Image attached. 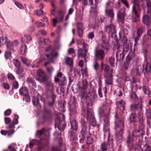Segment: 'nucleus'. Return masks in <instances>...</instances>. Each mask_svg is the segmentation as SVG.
<instances>
[{
    "mask_svg": "<svg viewBox=\"0 0 151 151\" xmlns=\"http://www.w3.org/2000/svg\"><path fill=\"white\" fill-rule=\"evenodd\" d=\"M82 113L83 115L86 114L87 119L89 121V124L93 126L96 125V123L95 118L94 117L92 113V110L90 108L87 107L86 110H83L82 111Z\"/></svg>",
    "mask_w": 151,
    "mask_h": 151,
    "instance_id": "obj_1",
    "label": "nucleus"
},
{
    "mask_svg": "<svg viewBox=\"0 0 151 151\" xmlns=\"http://www.w3.org/2000/svg\"><path fill=\"white\" fill-rule=\"evenodd\" d=\"M111 73H106L105 74L104 76L105 78V82L106 84L109 85H112L113 82V74L114 72V71L111 69L110 70Z\"/></svg>",
    "mask_w": 151,
    "mask_h": 151,
    "instance_id": "obj_2",
    "label": "nucleus"
},
{
    "mask_svg": "<svg viewBox=\"0 0 151 151\" xmlns=\"http://www.w3.org/2000/svg\"><path fill=\"white\" fill-rule=\"evenodd\" d=\"M15 128V126L14 124H9L8 128V130L4 131V130H1V133L2 135H6L7 134L9 136H11L12 134H13L14 132V129Z\"/></svg>",
    "mask_w": 151,
    "mask_h": 151,
    "instance_id": "obj_3",
    "label": "nucleus"
},
{
    "mask_svg": "<svg viewBox=\"0 0 151 151\" xmlns=\"http://www.w3.org/2000/svg\"><path fill=\"white\" fill-rule=\"evenodd\" d=\"M37 76L39 78H36V80L40 82L45 81L46 79V74L42 69H39L37 70Z\"/></svg>",
    "mask_w": 151,
    "mask_h": 151,
    "instance_id": "obj_4",
    "label": "nucleus"
},
{
    "mask_svg": "<svg viewBox=\"0 0 151 151\" xmlns=\"http://www.w3.org/2000/svg\"><path fill=\"white\" fill-rule=\"evenodd\" d=\"M126 15L125 9H120L117 13V17L119 21L123 23Z\"/></svg>",
    "mask_w": 151,
    "mask_h": 151,
    "instance_id": "obj_5",
    "label": "nucleus"
},
{
    "mask_svg": "<svg viewBox=\"0 0 151 151\" xmlns=\"http://www.w3.org/2000/svg\"><path fill=\"white\" fill-rule=\"evenodd\" d=\"M97 48L96 47L95 49V57L98 59L102 60L104 57V52L102 50H97Z\"/></svg>",
    "mask_w": 151,
    "mask_h": 151,
    "instance_id": "obj_6",
    "label": "nucleus"
},
{
    "mask_svg": "<svg viewBox=\"0 0 151 151\" xmlns=\"http://www.w3.org/2000/svg\"><path fill=\"white\" fill-rule=\"evenodd\" d=\"M105 29L109 34L113 35L116 32L115 26L114 24L112 22L109 26L105 27Z\"/></svg>",
    "mask_w": 151,
    "mask_h": 151,
    "instance_id": "obj_7",
    "label": "nucleus"
},
{
    "mask_svg": "<svg viewBox=\"0 0 151 151\" xmlns=\"http://www.w3.org/2000/svg\"><path fill=\"white\" fill-rule=\"evenodd\" d=\"M142 72L141 67L139 66L136 68H133L131 71V74L134 76H139Z\"/></svg>",
    "mask_w": 151,
    "mask_h": 151,
    "instance_id": "obj_8",
    "label": "nucleus"
},
{
    "mask_svg": "<svg viewBox=\"0 0 151 151\" xmlns=\"http://www.w3.org/2000/svg\"><path fill=\"white\" fill-rule=\"evenodd\" d=\"M78 57H83L85 62H86V58H87V54L88 52H86L85 50H83L82 49L80 48L78 51Z\"/></svg>",
    "mask_w": 151,
    "mask_h": 151,
    "instance_id": "obj_9",
    "label": "nucleus"
},
{
    "mask_svg": "<svg viewBox=\"0 0 151 151\" xmlns=\"http://www.w3.org/2000/svg\"><path fill=\"white\" fill-rule=\"evenodd\" d=\"M114 123L115 124L114 129L116 130H118V129H123L124 127V119L123 118L120 119L119 122H115Z\"/></svg>",
    "mask_w": 151,
    "mask_h": 151,
    "instance_id": "obj_10",
    "label": "nucleus"
},
{
    "mask_svg": "<svg viewBox=\"0 0 151 151\" xmlns=\"http://www.w3.org/2000/svg\"><path fill=\"white\" fill-rule=\"evenodd\" d=\"M77 32L78 35L80 37H81L83 35L84 28L82 23L78 22L77 24Z\"/></svg>",
    "mask_w": 151,
    "mask_h": 151,
    "instance_id": "obj_11",
    "label": "nucleus"
},
{
    "mask_svg": "<svg viewBox=\"0 0 151 151\" xmlns=\"http://www.w3.org/2000/svg\"><path fill=\"white\" fill-rule=\"evenodd\" d=\"M142 71L145 72V70L147 72H150L151 71V66L150 63L146 62L145 63L142 65Z\"/></svg>",
    "mask_w": 151,
    "mask_h": 151,
    "instance_id": "obj_12",
    "label": "nucleus"
},
{
    "mask_svg": "<svg viewBox=\"0 0 151 151\" xmlns=\"http://www.w3.org/2000/svg\"><path fill=\"white\" fill-rule=\"evenodd\" d=\"M105 14L107 17L111 18L112 19L114 18V14L113 9H106L105 11Z\"/></svg>",
    "mask_w": 151,
    "mask_h": 151,
    "instance_id": "obj_13",
    "label": "nucleus"
},
{
    "mask_svg": "<svg viewBox=\"0 0 151 151\" xmlns=\"http://www.w3.org/2000/svg\"><path fill=\"white\" fill-rule=\"evenodd\" d=\"M104 130L105 132L109 131V119L108 117L106 118L104 120Z\"/></svg>",
    "mask_w": 151,
    "mask_h": 151,
    "instance_id": "obj_14",
    "label": "nucleus"
},
{
    "mask_svg": "<svg viewBox=\"0 0 151 151\" xmlns=\"http://www.w3.org/2000/svg\"><path fill=\"white\" fill-rule=\"evenodd\" d=\"M65 14V12L63 11L60 10L58 11V14L56 17L57 18L59 22H61L63 21Z\"/></svg>",
    "mask_w": 151,
    "mask_h": 151,
    "instance_id": "obj_15",
    "label": "nucleus"
},
{
    "mask_svg": "<svg viewBox=\"0 0 151 151\" xmlns=\"http://www.w3.org/2000/svg\"><path fill=\"white\" fill-rule=\"evenodd\" d=\"M142 21L143 23L147 26H149L151 22L149 16L146 14L143 16L142 17Z\"/></svg>",
    "mask_w": 151,
    "mask_h": 151,
    "instance_id": "obj_16",
    "label": "nucleus"
},
{
    "mask_svg": "<svg viewBox=\"0 0 151 151\" xmlns=\"http://www.w3.org/2000/svg\"><path fill=\"white\" fill-rule=\"evenodd\" d=\"M116 59L117 61L122 60L124 58V56L123 52L122 51H118L116 52Z\"/></svg>",
    "mask_w": 151,
    "mask_h": 151,
    "instance_id": "obj_17",
    "label": "nucleus"
},
{
    "mask_svg": "<svg viewBox=\"0 0 151 151\" xmlns=\"http://www.w3.org/2000/svg\"><path fill=\"white\" fill-rule=\"evenodd\" d=\"M101 68L102 70H104V75L106 73H111V72H108L110 69V66L108 65L104 64L102 62L101 64Z\"/></svg>",
    "mask_w": 151,
    "mask_h": 151,
    "instance_id": "obj_18",
    "label": "nucleus"
},
{
    "mask_svg": "<svg viewBox=\"0 0 151 151\" xmlns=\"http://www.w3.org/2000/svg\"><path fill=\"white\" fill-rule=\"evenodd\" d=\"M141 3L142 7L144 10L145 9L146 6H147V8L151 6V2L149 0H146L143 1L142 0H141Z\"/></svg>",
    "mask_w": 151,
    "mask_h": 151,
    "instance_id": "obj_19",
    "label": "nucleus"
},
{
    "mask_svg": "<svg viewBox=\"0 0 151 151\" xmlns=\"http://www.w3.org/2000/svg\"><path fill=\"white\" fill-rule=\"evenodd\" d=\"M116 105L118 108L121 109H124L125 103L123 100H121L119 101L116 102Z\"/></svg>",
    "mask_w": 151,
    "mask_h": 151,
    "instance_id": "obj_20",
    "label": "nucleus"
},
{
    "mask_svg": "<svg viewBox=\"0 0 151 151\" xmlns=\"http://www.w3.org/2000/svg\"><path fill=\"white\" fill-rule=\"evenodd\" d=\"M58 53L57 52H52L50 55H46V59L49 60H52L58 55Z\"/></svg>",
    "mask_w": 151,
    "mask_h": 151,
    "instance_id": "obj_21",
    "label": "nucleus"
},
{
    "mask_svg": "<svg viewBox=\"0 0 151 151\" xmlns=\"http://www.w3.org/2000/svg\"><path fill=\"white\" fill-rule=\"evenodd\" d=\"M135 57L137 60H139V58L136 56V54L134 52V51H132L129 52L127 57V59L129 60L134 58Z\"/></svg>",
    "mask_w": 151,
    "mask_h": 151,
    "instance_id": "obj_22",
    "label": "nucleus"
},
{
    "mask_svg": "<svg viewBox=\"0 0 151 151\" xmlns=\"http://www.w3.org/2000/svg\"><path fill=\"white\" fill-rule=\"evenodd\" d=\"M70 123L72 129L76 131L78 128V123L75 120H73L70 121Z\"/></svg>",
    "mask_w": 151,
    "mask_h": 151,
    "instance_id": "obj_23",
    "label": "nucleus"
},
{
    "mask_svg": "<svg viewBox=\"0 0 151 151\" xmlns=\"http://www.w3.org/2000/svg\"><path fill=\"white\" fill-rule=\"evenodd\" d=\"M109 144L105 142H102L101 145V149L102 151H106L109 149Z\"/></svg>",
    "mask_w": 151,
    "mask_h": 151,
    "instance_id": "obj_24",
    "label": "nucleus"
},
{
    "mask_svg": "<svg viewBox=\"0 0 151 151\" xmlns=\"http://www.w3.org/2000/svg\"><path fill=\"white\" fill-rule=\"evenodd\" d=\"M27 82L29 84L32 85L35 87H36L37 86L36 83L35 82L33 78H27Z\"/></svg>",
    "mask_w": 151,
    "mask_h": 151,
    "instance_id": "obj_25",
    "label": "nucleus"
},
{
    "mask_svg": "<svg viewBox=\"0 0 151 151\" xmlns=\"http://www.w3.org/2000/svg\"><path fill=\"white\" fill-rule=\"evenodd\" d=\"M139 118L140 126L139 127L140 130H142L144 127V119L143 117H139Z\"/></svg>",
    "mask_w": 151,
    "mask_h": 151,
    "instance_id": "obj_26",
    "label": "nucleus"
},
{
    "mask_svg": "<svg viewBox=\"0 0 151 151\" xmlns=\"http://www.w3.org/2000/svg\"><path fill=\"white\" fill-rule=\"evenodd\" d=\"M102 46L104 49H109V45L108 42L106 40H103Z\"/></svg>",
    "mask_w": 151,
    "mask_h": 151,
    "instance_id": "obj_27",
    "label": "nucleus"
},
{
    "mask_svg": "<svg viewBox=\"0 0 151 151\" xmlns=\"http://www.w3.org/2000/svg\"><path fill=\"white\" fill-rule=\"evenodd\" d=\"M28 92V90L25 87H23L21 88L19 90V93L22 95L25 96L27 95Z\"/></svg>",
    "mask_w": 151,
    "mask_h": 151,
    "instance_id": "obj_28",
    "label": "nucleus"
},
{
    "mask_svg": "<svg viewBox=\"0 0 151 151\" xmlns=\"http://www.w3.org/2000/svg\"><path fill=\"white\" fill-rule=\"evenodd\" d=\"M101 0H95L96 4L94 8L91 7V11L94 12H96L97 11V4L100 3L101 2Z\"/></svg>",
    "mask_w": 151,
    "mask_h": 151,
    "instance_id": "obj_29",
    "label": "nucleus"
},
{
    "mask_svg": "<svg viewBox=\"0 0 151 151\" xmlns=\"http://www.w3.org/2000/svg\"><path fill=\"white\" fill-rule=\"evenodd\" d=\"M133 108L136 110H137L139 111H142L143 106L142 104H136L133 106Z\"/></svg>",
    "mask_w": 151,
    "mask_h": 151,
    "instance_id": "obj_30",
    "label": "nucleus"
},
{
    "mask_svg": "<svg viewBox=\"0 0 151 151\" xmlns=\"http://www.w3.org/2000/svg\"><path fill=\"white\" fill-rule=\"evenodd\" d=\"M7 41V39L6 36H2L1 38L0 37V44L3 45L6 43Z\"/></svg>",
    "mask_w": 151,
    "mask_h": 151,
    "instance_id": "obj_31",
    "label": "nucleus"
},
{
    "mask_svg": "<svg viewBox=\"0 0 151 151\" xmlns=\"http://www.w3.org/2000/svg\"><path fill=\"white\" fill-rule=\"evenodd\" d=\"M143 89L144 93L147 95H149L150 93V91L148 88L146 86H144Z\"/></svg>",
    "mask_w": 151,
    "mask_h": 151,
    "instance_id": "obj_32",
    "label": "nucleus"
},
{
    "mask_svg": "<svg viewBox=\"0 0 151 151\" xmlns=\"http://www.w3.org/2000/svg\"><path fill=\"white\" fill-rule=\"evenodd\" d=\"M118 129H119V131L118 132H116V136L117 137L121 136L124 132V130L123 128Z\"/></svg>",
    "mask_w": 151,
    "mask_h": 151,
    "instance_id": "obj_33",
    "label": "nucleus"
},
{
    "mask_svg": "<svg viewBox=\"0 0 151 151\" xmlns=\"http://www.w3.org/2000/svg\"><path fill=\"white\" fill-rule=\"evenodd\" d=\"M13 63L15 66L18 68L21 66V64L19 61L17 59H13Z\"/></svg>",
    "mask_w": 151,
    "mask_h": 151,
    "instance_id": "obj_34",
    "label": "nucleus"
},
{
    "mask_svg": "<svg viewBox=\"0 0 151 151\" xmlns=\"http://www.w3.org/2000/svg\"><path fill=\"white\" fill-rule=\"evenodd\" d=\"M65 62L67 65L71 66L73 64V60L70 58H65Z\"/></svg>",
    "mask_w": 151,
    "mask_h": 151,
    "instance_id": "obj_35",
    "label": "nucleus"
},
{
    "mask_svg": "<svg viewBox=\"0 0 151 151\" xmlns=\"http://www.w3.org/2000/svg\"><path fill=\"white\" fill-rule=\"evenodd\" d=\"M6 46L8 49L10 50H12L13 49L14 46L12 42L10 41L7 42Z\"/></svg>",
    "mask_w": 151,
    "mask_h": 151,
    "instance_id": "obj_36",
    "label": "nucleus"
},
{
    "mask_svg": "<svg viewBox=\"0 0 151 151\" xmlns=\"http://www.w3.org/2000/svg\"><path fill=\"white\" fill-rule=\"evenodd\" d=\"M27 50V46L24 45L22 46L20 48V53L24 55Z\"/></svg>",
    "mask_w": 151,
    "mask_h": 151,
    "instance_id": "obj_37",
    "label": "nucleus"
},
{
    "mask_svg": "<svg viewBox=\"0 0 151 151\" xmlns=\"http://www.w3.org/2000/svg\"><path fill=\"white\" fill-rule=\"evenodd\" d=\"M115 62V59L113 57H111L109 60V63L111 67H114V64Z\"/></svg>",
    "mask_w": 151,
    "mask_h": 151,
    "instance_id": "obj_38",
    "label": "nucleus"
},
{
    "mask_svg": "<svg viewBox=\"0 0 151 151\" xmlns=\"http://www.w3.org/2000/svg\"><path fill=\"white\" fill-rule=\"evenodd\" d=\"M132 2L134 5L137 6L138 8L140 9V5L139 3V0H132Z\"/></svg>",
    "mask_w": 151,
    "mask_h": 151,
    "instance_id": "obj_39",
    "label": "nucleus"
},
{
    "mask_svg": "<svg viewBox=\"0 0 151 151\" xmlns=\"http://www.w3.org/2000/svg\"><path fill=\"white\" fill-rule=\"evenodd\" d=\"M131 66V64L129 61H127L124 63V68L125 70H127Z\"/></svg>",
    "mask_w": 151,
    "mask_h": 151,
    "instance_id": "obj_40",
    "label": "nucleus"
},
{
    "mask_svg": "<svg viewBox=\"0 0 151 151\" xmlns=\"http://www.w3.org/2000/svg\"><path fill=\"white\" fill-rule=\"evenodd\" d=\"M146 114L147 119L151 118V109H147Z\"/></svg>",
    "mask_w": 151,
    "mask_h": 151,
    "instance_id": "obj_41",
    "label": "nucleus"
},
{
    "mask_svg": "<svg viewBox=\"0 0 151 151\" xmlns=\"http://www.w3.org/2000/svg\"><path fill=\"white\" fill-rule=\"evenodd\" d=\"M19 116L18 115L16 114L14 115V119H13V122L14 124H17L18 123V119Z\"/></svg>",
    "mask_w": 151,
    "mask_h": 151,
    "instance_id": "obj_42",
    "label": "nucleus"
},
{
    "mask_svg": "<svg viewBox=\"0 0 151 151\" xmlns=\"http://www.w3.org/2000/svg\"><path fill=\"white\" fill-rule=\"evenodd\" d=\"M130 48L129 45L127 44H124L123 45V49L125 51H128Z\"/></svg>",
    "mask_w": 151,
    "mask_h": 151,
    "instance_id": "obj_43",
    "label": "nucleus"
},
{
    "mask_svg": "<svg viewBox=\"0 0 151 151\" xmlns=\"http://www.w3.org/2000/svg\"><path fill=\"white\" fill-rule=\"evenodd\" d=\"M132 13L135 14L136 17H139V14L138 12L134 6H133L132 7Z\"/></svg>",
    "mask_w": 151,
    "mask_h": 151,
    "instance_id": "obj_44",
    "label": "nucleus"
},
{
    "mask_svg": "<svg viewBox=\"0 0 151 151\" xmlns=\"http://www.w3.org/2000/svg\"><path fill=\"white\" fill-rule=\"evenodd\" d=\"M140 131L139 130L134 131L132 133L133 135L136 137H139L140 134V133H139Z\"/></svg>",
    "mask_w": 151,
    "mask_h": 151,
    "instance_id": "obj_45",
    "label": "nucleus"
},
{
    "mask_svg": "<svg viewBox=\"0 0 151 151\" xmlns=\"http://www.w3.org/2000/svg\"><path fill=\"white\" fill-rule=\"evenodd\" d=\"M136 114H132L129 117L130 122H133L135 120Z\"/></svg>",
    "mask_w": 151,
    "mask_h": 151,
    "instance_id": "obj_46",
    "label": "nucleus"
},
{
    "mask_svg": "<svg viewBox=\"0 0 151 151\" xmlns=\"http://www.w3.org/2000/svg\"><path fill=\"white\" fill-rule=\"evenodd\" d=\"M47 87L51 91L53 89V84L51 82H49L47 84Z\"/></svg>",
    "mask_w": 151,
    "mask_h": 151,
    "instance_id": "obj_47",
    "label": "nucleus"
},
{
    "mask_svg": "<svg viewBox=\"0 0 151 151\" xmlns=\"http://www.w3.org/2000/svg\"><path fill=\"white\" fill-rule=\"evenodd\" d=\"M70 137L71 139L75 140L76 138V135L74 132H71L70 133Z\"/></svg>",
    "mask_w": 151,
    "mask_h": 151,
    "instance_id": "obj_48",
    "label": "nucleus"
},
{
    "mask_svg": "<svg viewBox=\"0 0 151 151\" xmlns=\"http://www.w3.org/2000/svg\"><path fill=\"white\" fill-rule=\"evenodd\" d=\"M87 104L88 106H91L93 105L92 100L91 98L88 99L86 98Z\"/></svg>",
    "mask_w": 151,
    "mask_h": 151,
    "instance_id": "obj_49",
    "label": "nucleus"
},
{
    "mask_svg": "<svg viewBox=\"0 0 151 151\" xmlns=\"http://www.w3.org/2000/svg\"><path fill=\"white\" fill-rule=\"evenodd\" d=\"M5 57L6 59H9L11 57V53L9 51L6 52L5 54Z\"/></svg>",
    "mask_w": 151,
    "mask_h": 151,
    "instance_id": "obj_50",
    "label": "nucleus"
},
{
    "mask_svg": "<svg viewBox=\"0 0 151 151\" xmlns=\"http://www.w3.org/2000/svg\"><path fill=\"white\" fill-rule=\"evenodd\" d=\"M83 50H85L86 52H88V45L87 44L83 43Z\"/></svg>",
    "mask_w": 151,
    "mask_h": 151,
    "instance_id": "obj_51",
    "label": "nucleus"
},
{
    "mask_svg": "<svg viewBox=\"0 0 151 151\" xmlns=\"http://www.w3.org/2000/svg\"><path fill=\"white\" fill-rule=\"evenodd\" d=\"M23 100L27 102H29L30 101V98L28 95H25L24 96Z\"/></svg>",
    "mask_w": 151,
    "mask_h": 151,
    "instance_id": "obj_52",
    "label": "nucleus"
},
{
    "mask_svg": "<svg viewBox=\"0 0 151 151\" xmlns=\"http://www.w3.org/2000/svg\"><path fill=\"white\" fill-rule=\"evenodd\" d=\"M81 71L83 76H87V71L86 68H85L84 69H81Z\"/></svg>",
    "mask_w": 151,
    "mask_h": 151,
    "instance_id": "obj_53",
    "label": "nucleus"
},
{
    "mask_svg": "<svg viewBox=\"0 0 151 151\" xmlns=\"http://www.w3.org/2000/svg\"><path fill=\"white\" fill-rule=\"evenodd\" d=\"M144 151H151V148L149 145L145 144L144 146Z\"/></svg>",
    "mask_w": 151,
    "mask_h": 151,
    "instance_id": "obj_54",
    "label": "nucleus"
},
{
    "mask_svg": "<svg viewBox=\"0 0 151 151\" xmlns=\"http://www.w3.org/2000/svg\"><path fill=\"white\" fill-rule=\"evenodd\" d=\"M99 65L96 61H95L93 65V68L94 69L97 71L99 68Z\"/></svg>",
    "mask_w": 151,
    "mask_h": 151,
    "instance_id": "obj_55",
    "label": "nucleus"
},
{
    "mask_svg": "<svg viewBox=\"0 0 151 151\" xmlns=\"http://www.w3.org/2000/svg\"><path fill=\"white\" fill-rule=\"evenodd\" d=\"M45 131V129H42L40 130H38L37 132L36 135L38 136H39L41 135Z\"/></svg>",
    "mask_w": 151,
    "mask_h": 151,
    "instance_id": "obj_56",
    "label": "nucleus"
},
{
    "mask_svg": "<svg viewBox=\"0 0 151 151\" xmlns=\"http://www.w3.org/2000/svg\"><path fill=\"white\" fill-rule=\"evenodd\" d=\"M7 76L8 79H10L11 80H14L15 79L14 77L11 73H8L7 75Z\"/></svg>",
    "mask_w": 151,
    "mask_h": 151,
    "instance_id": "obj_57",
    "label": "nucleus"
},
{
    "mask_svg": "<svg viewBox=\"0 0 151 151\" xmlns=\"http://www.w3.org/2000/svg\"><path fill=\"white\" fill-rule=\"evenodd\" d=\"M99 114L101 116H103L105 115L104 110L101 108H100L99 109Z\"/></svg>",
    "mask_w": 151,
    "mask_h": 151,
    "instance_id": "obj_58",
    "label": "nucleus"
},
{
    "mask_svg": "<svg viewBox=\"0 0 151 151\" xmlns=\"http://www.w3.org/2000/svg\"><path fill=\"white\" fill-rule=\"evenodd\" d=\"M49 74H51L53 71L54 69L51 66L46 68Z\"/></svg>",
    "mask_w": 151,
    "mask_h": 151,
    "instance_id": "obj_59",
    "label": "nucleus"
},
{
    "mask_svg": "<svg viewBox=\"0 0 151 151\" xmlns=\"http://www.w3.org/2000/svg\"><path fill=\"white\" fill-rule=\"evenodd\" d=\"M36 14L38 16H40L42 15L44 12L41 9L37 10L36 11Z\"/></svg>",
    "mask_w": 151,
    "mask_h": 151,
    "instance_id": "obj_60",
    "label": "nucleus"
},
{
    "mask_svg": "<svg viewBox=\"0 0 151 151\" xmlns=\"http://www.w3.org/2000/svg\"><path fill=\"white\" fill-rule=\"evenodd\" d=\"M20 58L21 61L24 64L27 63L28 61V60L25 58L21 57Z\"/></svg>",
    "mask_w": 151,
    "mask_h": 151,
    "instance_id": "obj_61",
    "label": "nucleus"
},
{
    "mask_svg": "<svg viewBox=\"0 0 151 151\" xmlns=\"http://www.w3.org/2000/svg\"><path fill=\"white\" fill-rule=\"evenodd\" d=\"M82 83L83 86V88H86L87 87L88 84V83L87 81L86 80H85L83 81Z\"/></svg>",
    "mask_w": 151,
    "mask_h": 151,
    "instance_id": "obj_62",
    "label": "nucleus"
},
{
    "mask_svg": "<svg viewBox=\"0 0 151 151\" xmlns=\"http://www.w3.org/2000/svg\"><path fill=\"white\" fill-rule=\"evenodd\" d=\"M15 4L16 5V6L19 8L21 9H23L24 7L21 4L17 2H15Z\"/></svg>",
    "mask_w": 151,
    "mask_h": 151,
    "instance_id": "obj_63",
    "label": "nucleus"
},
{
    "mask_svg": "<svg viewBox=\"0 0 151 151\" xmlns=\"http://www.w3.org/2000/svg\"><path fill=\"white\" fill-rule=\"evenodd\" d=\"M143 32V30L142 28H138V30H137V34H138L137 36L140 37V36L141 35L142 33Z\"/></svg>",
    "mask_w": 151,
    "mask_h": 151,
    "instance_id": "obj_64",
    "label": "nucleus"
}]
</instances>
